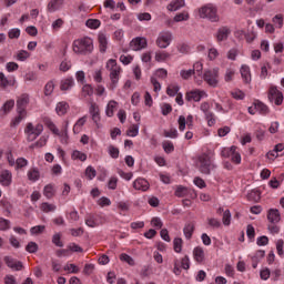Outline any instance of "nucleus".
Segmentation results:
<instances>
[{
	"mask_svg": "<svg viewBox=\"0 0 284 284\" xmlns=\"http://www.w3.org/2000/svg\"><path fill=\"white\" fill-rule=\"evenodd\" d=\"M42 123L45 125V128L50 130V132H52V134H54L55 136H60L61 143L68 145L70 141V136L68 135V128L70 125V122L68 120L64 121L61 131H59V128H57V124H54V122H52V119L50 118H43Z\"/></svg>",
	"mask_w": 284,
	"mask_h": 284,
	"instance_id": "obj_1",
	"label": "nucleus"
},
{
	"mask_svg": "<svg viewBox=\"0 0 284 284\" xmlns=\"http://www.w3.org/2000/svg\"><path fill=\"white\" fill-rule=\"evenodd\" d=\"M105 69L109 72V79L111 81L110 89L114 90L116 85H119V81L121 79V73L123 72V69H121V65L116 63L115 59H109L105 64Z\"/></svg>",
	"mask_w": 284,
	"mask_h": 284,
	"instance_id": "obj_2",
	"label": "nucleus"
},
{
	"mask_svg": "<svg viewBox=\"0 0 284 284\" xmlns=\"http://www.w3.org/2000/svg\"><path fill=\"white\" fill-rule=\"evenodd\" d=\"M195 168L201 174H212V171L216 170V164H214L212 155L202 153L196 158Z\"/></svg>",
	"mask_w": 284,
	"mask_h": 284,
	"instance_id": "obj_3",
	"label": "nucleus"
},
{
	"mask_svg": "<svg viewBox=\"0 0 284 284\" xmlns=\"http://www.w3.org/2000/svg\"><path fill=\"white\" fill-rule=\"evenodd\" d=\"M72 49L75 54H91L92 50H94V43L90 38L85 37L74 40Z\"/></svg>",
	"mask_w": 284,
	"mask_h": 284,
	"instance_id": "obj_4",
	"label": "nucleus"
},
{
	"mask_svg": "<svg viewBox=\"0 0 284 284\" xmlns=\"http://www.w3.org/2000/svg\"><path fill=\"white\" fill-rule=\"evenodd\" d=\"M43 124L42 123H32V122H28L24 126V134L27 138V141L29 143H32L34 141H37V139H39V136L41 134H43Z\"/></svg>",
	"mask_w": 284,
	"mask_h": 284,
	"instance_id": "obj_5",
	"label": "nucleus"
},
{
	"mask_svg": "<svg viewBox=\"0 0 284 284\" xmlns=\"http://www.w3.org/2000/svg\"><path fill=\"white\" fill-rule=\"evenodd\" d=\"M199 14L201 19H209V21H212L213 23H216L219 21V10L212 3L205 4L200 8Z\"/></svg>",
	"mask_w": 284,
	"mask_h": 284,
	"instance_id": "obj_6",
	"label": "nucleus"
},
{
	"mask_svg": "<svg viewBox=\"0 0 284 284\" xmlns=\"http://www.w3.org/2000/svg\"><path fill=\"white\" fill-rule=\"evenodd\" d=\"M236 150H239L236 146L225 148L222 150L221 156L231 159L232 163H235V165H241V153Z\"/></svg>",
	"mask_w": 284,
	"mask_h": 284,
	"instance_id": "obj_7",
	"label": "nucleus"
},
{
	"mask_svg": "<svg viewBox=\"0 0 284 284\" xmlns=\"http://www.w3.org/2000/svg\"><path fill=\"white\" fill-rule=\"evenodd\" d=\"M89 114H91V119L93 123H95L97 128H101V109L97 102H89Z\"/></svg>",
	"mask_w": 284,
	"mask_h": 284,
	"instance_id": "obj_8",
	"label": "nucleus"
},
{
	"mask_svg": "<svg viewBox=\"0 0 284 284\" xmlns=\"http://www.w3.org/2000/svg\"><path fill=\"white\" fill-rule=\"evenodd\" d=\"M170 43H172V32L170 31L160 32L155 40V44L158 45V48H161L162 50H164L165 48L170 47Z\"/></svg>",
	"mask_w": 284,
	"mask_h": 284,
	"instance_id": "obj_9",
	"label": "nucleus"
},
{
	"mask_svg": "<svg viewBox=\"0 0 284 284\" xmlns=\"http://www.w3.org/2000/svg\"><path fill=\"white\" fill-rule=\"evenodd\" d=\"M204 81L212 88L219 85V69H210L204 72Z\"/></svg>",
	"mask_w": 284,
	"mask_h": 284,
	"instance_id": "obj_10",
	"label": "nucleus"
},
{
	"mask_svg": "<svg viewBox=\"0 0 284 284\" xmlns=\"http://www.w3.org/2000/svg\"><path fill=\"white\" fill-rule=\"evenodd\" d=\"M268 100L274 102L275 105H283V92H281L276 87H271L268 89Z\"/></svg>",
	"mask_w": 284,
	"mask_h": 284,
	"instance_id": "obj_11",
	"label": "nucleus"
},
{
	"mask_svg": "<svg viewBox=\"0 0 284 284\" xmlns=\"http://www.w3.org/2000/svg\"><path fill=\"white\" fill-rule=\"evenodd\" d=\"M3 261L10 270H14V272H21L23 270V262L13 258L12 256H4Z\"/></svg>",
	"mask_w": 284,
	"mask_h": 284,
	"instance_id": "obj_12",
	"label": "nucleus"
},
{
	"mask_svg": "<svg viewBox=\"0 0 284 284\" xmlns=\"http://www.w3.org/2000/svg\"><path fill=\"white\" fill-rule=\"evenodd\" d=\"M30 103V95L28 93H22L17 99V112H28L26 109Z\"/></svg>",
	"mask_w": 284,
	"mask_h": 284,
	"instance_id": "obj_13",
	"label": "nucleus"
},
{
	"mask_svg": "<svg viewBox=\"0 0 284 284\" xmlns=\"http://www.w3.org/2000/svg\"><path fill=\"white\" fill-rule=\"evenodd\" d=\"M207 93L204 90H192L186 93L185 99L186 101H195L199 102L201 99H205Z\"/></svg>",
	"mask_w": 284,
	"mask_h": 284,
	"instance_id": "obj_14",
	"label": "nucleus"
},
{
	"mask_svg": "<svg viewBox=\"0 0 284 284\" xmlns=\"http://www.w3.org/2000/svg\"><path fill=\"white\" fill-rule=\"evenodd\" d=\"M130 47L135 52H139V50H145V48H148V39L138 37L130 42Z\"/></svg>",
	"mask_w": 284,
	"mask_h": 284,
	"instance_id": "obj_15",
	"label": "nucleus"
},
{
	"mask_svg": "<svg viewBox=\"0 0 284 284\" xmlns=\"http://www.w3.org/2000/svg\"><path fill=\"white\" fill-rule=\"evenodd\" d=\"M178 123L180 132H183L185 130V125H187V128H192L194 123V116L187 115V118L185 119L183 115H180Z\"/></svg>",
	"mask_w": 284,
	"mask_h": 284,
	"instance_id": "obj_16",
	"label": "nucleus"
},
{
	"mask_svg": "<svg viewBox=\"0 0 284 284\" xmlns=\"http://www.w3.org/2000/svg\"><path fill=\"white\" fill-rule=\"evenodd\" d=\"M134 190H141V192H148L150 190V182L143 178H138L133 182Z\"/></svg>",
	"mask_w": 284,
	"mask_h": 284,
	"instance_id": "obj_17",
	"label": "nucleus"
},
{
	"mask_svg": "<svg viewBox=\"0 0 284 284\" xmlns=\"http://www.w3.org/2000/svg\"><path fill=\"white\" fill-rule=\"evenodd\" d=\"M0 184L3 187H9L12 184V172L4 170L0 173Z\"/></svg>",
	"mask_w": 284,
	"mask_h": 284,
	"instance_id": "obj_18",
	"label": "nucleus"
},
{
	"mask_svg": "<svg viewBox=\"0 0 284 284\" xmlns=\"http://www.w3.org/2000/svg\"><path fill=\"white\" fill-rule=\"evenodd\" d=\"M232 33V31L230 30V28L227 27H221L217 30L216 33V39L217 41L221 43V41H227V37H230V34Z\"/></svg>",
	"mask_w": 284,
	"mask_h": 284,
	"instance_id": "obj_19",
	"label": "nucleus"
},
{
	"mask_svg": "<svg viewBox=\"0 0 284 284\" xmlns=\"http://www.w3.org/2000/svg\"><path fill=\"white\" fill-rule=\"evenodd\" d=\"M69 110H70V104H68V102L65 101L59 102L55 105V112L59 116H65Z\"/></svg>",
	"mask_w": 284,
	"mask_h": 284,
	"instance_id": "obj_20",
	"label": "nucleus"
},
{
	"mask_svg": "<svg viewBox=\"0 0 284 284\" xmlns=\"http://www.w3.org/2000/svg\"><path fill=\"white\" fill-rule=\"evenodd\" d=\"M241 77L244 81V83H251L252 82V73L250 72V67L247 64H243L240 69Z\"/></svg>",
	"mask_w": 284,
	"mask_h": 284,
	"instance_id": "obj_21",
	"label": "nucleus"
},
{
	"mask_svg": "<svg viewBox=\"0 0 284 284\" xmlns=\"http://www.w3.org/2000/svg\"><path fill=\"white\" fill-rule=\"evenodd\" d=\"M253 105H255L256 112L262 114L263 116L270 114V108L267 105L258 100H255Z\"/></svg>",
	"mask_w": 284,
	"mask_h": 284,
	"instance_id": "obj_22",
	"label": "nucleus"
},
{
	"mask_svg": "<svg viewBox=\"0 0 284 284\" xmlns=\"http://www.w3.org/2000/svg\"><path fill=\"white\" fill-rule=\"evenodd\" d=\"M28 180L31 181V183H37L39 179H41V172H39V169L37 168H31L27 172Z\"/></svg>",
	"mask_w": 284,
	"mask_h": 284,
	"instance_id": "obj_23",
	"label": "nucleus"
},
{
	"mask_svg": "<svg viewBox=\"0 0 284 284\" xmlns=\"http://www.w3.org/2000/svg\"><path fill=\"white\" fill-rule=\"evenodd\" d=\"M64 0H50L47 6L48 12H57V10H61Z\"/></svg>",
	"mask_w": 284,
	"mask_h": 284,
	"instance_id": "obj_24",
	"label": "nucleus"
},
{
	"mask_svg": "<svg viewBox=\"0 0 284 284\" xmlns=\"http://www.w3.org/2000/svg\"><path fill=\"white\" fill-rule=\"evenodd\" d=\"M185 7V0H173L168 6V10L170 12H176V10H181V8Z\"/></svg>",
	"mask_w": 284,
	"mask_h": 284,
	"instance_id": "obj_25",
	"label": "nucleus"
},
{
	"mask_svg": "<svg viewBox=\"0 0 284 284\" xmlns=\"http://www.w3.org/2000/svg\"><path fill=\"white\" fill-rule=\"evenodd\" d=\"M115 110H119V102L114 100L109 101L105 109L106 116H110V118L114 116Z\"/></svg>",
	"mask_w": 284,
	"mask_h": 284,
	"instance_id": "obj_26",
	"label": "nucleus"
},
{
	"mask_svg": "<svg viewBox=\"0 0 284 284\" xmlns=\"http://www.w3.org/2000/svg\"><path fill=\"white\" fill-rule=\"evenodd\" d=\"M88 122V116L80 118L73 125V134H80L83 130V125Z\"/></svg>",
	"mask_w": 284,
	"mask_h": 284,
	"instance_id": "obj_27",
	"label": "nucleus"
},
{
	"mask_svg": "<svg viewBox=\"0 0 284 284\" xmlns=\"http://www.w3.org/2000/svg\"><path fill=\"white\" fill-rule=\"evenodd\" d=\"M267 219L270 223H278L281 221V213L276 209H271L267 213Z\"/></svg>",
	"mask_w": 284,
	"mask_h": 284,
	"instance_id": "obj_28",
	"label": "nucleus"
},
{
	"mask_svg": "<svg viewBox=\"0 0 284 284\" xmlns=\"http://www.w3.org/2000/svg\"><path fill=\"white\" fill-rule=\"evenodd\" d=\"M193 256L196 263H203V261H205V252L203 251V247H195L193 251Z\"/></svg>",
	"mask_w": 284,
	"mask_h": 284,
	"instance_id": "obj_29",
	"label": "nucleus"
},
{
	"mask_svg": "<svg viewBox=\"0 0 284 284\" xmlns=\"http://www.w3.org/2000/svg\"><path fill=\"white\" fill-rule=\"evenodd\" d=\"M194 75V79H203V63L195 62L193 69H191Z\"/></svg>",
	"mask_w": 284,
	"mask_h": 284,
	"instance_id": "obj_30",
	"label": "nucleus"
},
{
	"mask_svg": "<svg viewBox=\"0 0 284 284\" xmlns=\"http://www.w3.org/2000/svg\"><path fill=\"white\" fill-rule=\"evenodd\" d=\"M74 85V79L73 78H65L61 80L60 82V90L65 91L70 90Z\"/></svg>",
	"mask_w": 284,
	"mask_h": 284,
	"instance_id": "obj_31",
	"label": "nucleus"
},
{
	"mask_svg": "<svg viewBox=\"0 0 284 284\" xmlns=\"http://www.w3.org/2000/svg\"><path fill=\"white\" fill-rule=\"evenodd\" d=\"M94 94V88L90 84H84L81 89V98L88 99V97H92Z\"/></svg>",
	"mask_w": 284,
	"mask_h": 284,
	"instance_id": "obj_32",
	"label": "nucleus"
},
{
	"mask_svg": "<svg viewBox=\"0 0 284 284\" xmlns=\"http://www.w3.org/2000/svg\"><path fill=\"white\" fill-rule=\"evenodd\" d=\"M234 77H236V69L227 68L224 73V81L226 83H232V81H234Z\"/></svg>",
	"mask_w": 284,
	"mask_h": 284,
	"instance_id": "obj_33",
	"label": "nucleus"
},
{
	"mask_svg": "<svg viewBox=\"0 0 284 284\" xmlns=\"http://www.w3.org/2000/svg\"><path fill=\"white\" fill-rule=\"evenodd\" d=\"M43 194L45 199H53V196L57 194V190L54 189V185L47 184L43 189Z\"/></svg>",
	"mask_w": 284,
	"mask_h": 284,
	"instance_id": "obj_34",
	"label": "nucleus"
},
{
	"mask_svg": "<svg viewBox=\"0 0 284 284\" xmlns=\"http://www.w3.org/2000/svg\"><path fill=\"white\" fill-rule=\"evenodd\" d=\"M17 83V80H8L6 78V74L3 72H0V88H8V85H14Z\"/></svg>",
	"mask_w": 284,
	"mask_h": 284,
	"instance_id": "obj_35",
	"label": "nucleus"
},
{
	"mask_svg": "<svg viewBox=\"0 0 284 284\" xmlns=\"http://www.w3.org/2000/svg\"><path fill=\"white\" fill-rule=\"evenodd\" d=\"M98 41L100 45V52H105L108 50V38L105 37V34L100 33L98 36Z\"/></svg>",
	"mask_w": 284,
	"mask_h": 284,
	"instance_id": "obj_36",
	"label": "nucleus"
},
{
	"mask_svg": "<svg viewBox=\"0 0 284 284\" xmlns=\"http://www.w3.org/2000/svg\"><path fill=\"white\" fill-rule=\"evenodd\" d=\"M50 139V135H41L39 140L31 145V148H45L48 145V140Z\"/></svg>",
	"mask_w": 284,
	"mask_h": 284,
	"instance_id": "obj_37",
	"label": "nucleus"
},
{
	"mask_svg": "<svg viewBox=\"0 0 284 284\" xmlns=\"http://www.w3.org/2000/svg\"><path fill=\"white\" fill-rule=\"evenodd\" d=\"M194 223L190 222L187 224H185L183 232H184V236L185 239H192V235L194 234Z\"/></svg>",
	"mask_w": 284,
	"mask_h": 284,
	"instance_id": "obj_38",
	"label": "nucleus"
},
{
	"mask_svg": "<svg viewBox=\"0 0 284 284\" xmlns=\"http://www.w3.org/2000/svg\"><path fill=\"white\" fill-rule=\"evenodd\" d=\"M73 161H87L88 160V155L79 150H75L72 152L71 155Z\"/></svg>",
	"mask_w": 284,
	"mask_h": 284,
	"instance_id": "obj_39",
	"label": "nucleus"
},
{
	"mask_svg": "<svg viewBox=\"0 0 284 284\" xmlns=\"http://www.w3.org/2000/svg\"><path fill=\"white\" fill-rule=\"evenodd\" d=\"M168 59H170V53H168V51H158V52H155V61H158V63H161L163 61H168Z\"/></svg>",
	"mask_w": 284,
	"mask_h": 284,
	"instance_id": "obj_40",
	"label": "nucleus"
},
{
	"mask_svg": "<svg viewBox=\"0 0 284 284\" xmlns=\"http://www.w3.org/2000/svg\"><path fill=\"white\" fill-rule=\"evenodd\" d=\"M87 28H90L91 30H97L101 27V20L99 19H89L85 22Z\"/></svg>",
	"mask_w": 284,
	"mask_h": 284,
	"instance_id": "obj_41",
	"label": "nucleus"
},
{
	"mask_svg": "<svg viewBox=\"0 0 284 284\" xmlns=\"http://www.w3.org/2000/svg\"><path fill=\"white\" fill-rule=\"evenodd\" d=\"M18 112V116H16L12 122L11 125L17 126L19 125V123H21V121L23 119H26V116H28V112H23V111H17Z\"/></svg>",
	"mask_w": 284,
	"mask_h": 284,
	"instance_id": "obj_42",
	"label": "nucleus"
},
{
	"mask_svg": "<svg viewBox=\"0 0 284 284\" xmlns=\"http://www.w3.org/2000/svg\"><path fill=\"white\" fill-rule=\"evenodd\" d=\"M179 84H169L166 88V94L169 97H176V94H179Z\"/></svg>",
	"mask_w": 284,
	"mask_h": 284,
	"instance_id": "obj_43",
	"label": "nucleus"
},
{
	"mask_svg": "<svg viewBox=\"0 0 284 284\" xmlns=\"http://www.w3.org/2000/svg\"><path fill=\"white\" fill-rule=\"evenodd\" d=\"M173 247H174V252H176L178 254H181L183 250V240L181 237L174 239Z\"/></svg>",
	"mask_w": 284,
	"mask_h": 284,
	"instance_id": "obj_44",
	"label": "nucleus"
},
{
	"mask_svg": "<svg viewBox=\"0 0 284 284\" xmlns=\"http://www.w3.org/2000/svg\"><path fill=\"white\" fill-rule=\"evenodd\" d=\"M187 19H190V13H187L186 11H183L181 13H178L173 21H175V23H179L181 21H187Z\"/></svg>",
	"mask_w": 284,
	"mask_h": 284,
	"instance_id": "obj_45",
	"label": "nucleus"
},
{
	"mask_svg": "<svg viewBox=\"0 0 284 284\" xmlns=\"http://www.w3.org/2000/svg\"><path fill=\"white\" fill-rule=\"evenodd\" d=\"M71 68H72V62L65 59L60 63L59 70L60 72H68V70H70Z\"/></svg>",
	"mask_w": 284,
	"mask_h": 284,
	"instance_id": "obj_46",
	"label": "nucleus"
},
{
	"mask_svg": "<svg viewBox=\"0 0 284 284\" xmlns=\"http://www.w3.org/2000/svg\"><path fill=\"white\" fill-rule=\"evenodd\" d=\"M40 210L42 211V212H54V210H57V205H54V204H50V203H48V202H44V203H42L41 205H40Z\"/></svg>",
	"mask_w": 284,
	"mask_h": 284,
	"instance_id": "obj_47",
	"label": "nucleus"
},
{
	"mask_svg": "<svg viewBox=\"0 0 284 284\" xmlns=\"http://www.w3.org/2000/svg\"><path fill=\"white\" fill-rule=\"evenodd\" d=\"M223 225H230L232 223V213L230 210H225L222 217Z\"/></svg>",
	"mask_w": 284,
	"mask_h": 284,
	"instance_id": "obj_48",
	"label": "nucleus"
},
{
	"mask_svg": "<svg viewBox=\"0 0 284 284\" xmlns=\"http://www.w3.org/2000/svg\"><path fill=\"white\" fill-rule=\"evenodd\" d=\"M52 92H54V81L51 80L44 85V94L50 97Z\"/></svg>",
	"mask_w": 284,
	"mask_h": 284,
	"instance_id": "obj_49",
	"label": "nucleus"
},
{
	"mask_svg": "<svg viewBox=\"0 0 284 284\" xmlns=\"http://www.w3.org/2000/svg\"><path fill=\"white\" fill-rule=\"evenodd\" d=\"M162 148L164 152H166V154H171V152H174V143H172L171 141H164L162 143Z\"/></svg>",
	"mask_w": 284,
	"mask_h": 284,
	"instance_id": "obj_50",
	"label": "nucleus"
},
{
	"mask_svg": "<svg viewBox=\"0 0 284 284\" xmlns=\"http://www.w3.org/2000/svg\"><path fill=\"white\" fill-rule=\"evenodd\" d=\"M272 22L274 23L275 28H283V14H276L273 19Z\"/></svg>",
	"mask_w": 284,
	"mask_h": 284,
	"instance_id": "obj_51",
	"label": "nucleus"
},
{
	"mask_svg": "<svg viewBox=\"0 0 284 284\" xmlns=\"http://www.w3.org/2000/svg\"><path fill=\"white\" fill-rule=\"evenodd\" d=\"M12 108H14V100H8L2 106V112L8 114V112L12 111Z\"/></svg>",
	"mask_w": 284,
	"mask_h": 284,
	"instance_id": "obj_52",
	"label": "nucleus"
},
{
	"mask_svg": "<svg viewBox=\"0 0 284 284\" xmlns=\"http://www.w3.org/2000/svg\"><path fill=\"white\" fill-rule=\"evenodd\" d=\"M22 168H28V161L24 158H18L16 160V170H22Z\"/></svg>",
	"mask_w": 284,
	"mask_h": 284,
	"instance_id": "obj_53",
	"label": "nucleus"
},
{
	"mask_svg": "<svg viewBox=\"0 0 284 284\" xmlns=\"http://www.w3.org/2000/svg\"><path fill=\"white\" fill-rule=\"evenodd\" d=\"M231 95L233 99H236V101H243V99H245V93L239 89L232 91Z\"/></svg>",
	"mask_w": 284,
	"mask_h": 284,
	"instance_id": "obj_54",
	"label": "nucleus"
},
{
	"mask_svg": "<svg viewBox=\"0 0 284 284\" xmlns=\"http://www.w3.org/2000/svg\"><path fill=\"white\" fill-rule=\"evenodd\" d=\"M26 250L30 254H36V252H39V245L36 242H29L28 245L26 246Z\"/></svg>",
	"mask_w": 284,
	"mask_h": 284,
	"instance_id": "obj_55",
	"label": "nucleus"
},
{
	"mask_svg": "<svg viewBox=\"0 0 284 284\" xmlns=\"http://www.w3.org/2000/svg\"><path fill=\"white\" fill-rule=\"evenodd\" d=\"M85 176L89 179V181H92L97 176V170L92 166H88L85 169Z\"/></svg>",
	"mask_w": 284,
	"mask_h": 284,
	"instance_id": "obj_56",
	"label": "nucleus"
},
{
	"mask_svg": "<svg viewBox=\"0 0 284 284\" xmlns=\"http://www.w3.org/2000/svg\"><path fill=\"white\" fill-rule=\"evenodd\" d=\"M175 196L179 199H183V196H187V187L178 186L175 190Z\"/></svg>",
	"mask_w": 284,
	"mask_h": 284,
	"instance_id": "obj_57",
	"label": "nucleus"
},
{
	"mask_svg": "<svg viewBox=\"0 0 284 284\" xmlns=\"http://www.w3.org/2000/svg\"><path fill=\"white\" fill-rule=\"evenodd\" d=\"M10 230V220L0 217V231L6 232Z\"/></svg>",
	"mask_w": 284,
	"mask_h": 284,
	"instance_id": "obj_58",
	"label": "nucleus"
},
{
	"mask_svg": "<svg viewBox=\"0 0 284 284\" xmlns=\"http://www.w3.org/2000/svg\"><path fill=\"white\" fill-rule=\"evenodd\" d=\"M207 224L213 230H219V227H221V221H219L217 219H214V217L207 219Z\"/></svg>",
	"mask_w": 284,
	"mask_h": 284,
	"instance_id": "obj_59",
	"label": "nucleus"
},
{
	"mask_svg": "<svg viewBox=\"0 0 284 284\" xmlns=\"http://www.w3.org/2000/svg\"><path fill=\"white\" fill-rule=\"evenodd\" d=\"M128 136H138L139 135V124H133L126 131Z\"/></svg>",
	"mask_w": 284,
	"mask_h": 284,
	"instance_id": "obj_60",
	"label": "nucleus"
},
{
	"mask_svg": "<svg viewBox=\"0 0 284 284\" xmlns=\"http://www.w3.org/2000/svg\"><path fill=\"white\" fill-rule=\"evenodd\" d=\"M85 225H88V227H97L99 225V222H97L94 215H89L85 219Z\"/></svg>",
	"mask_w": 284,
	"mask_h": 284,
	"instance_id": "obj_61",
	"label": "nucleus"
},
{
	"mask_svg": "<svg viewBox=\"0 0 284 284\" xmlns=\"http://www.w3.org/2000/svg\"><path fill=\"white\" fill-rule=\"evenodd\" d=\"M109 154L111 159H119V148L114 145H109Z\"/></svg>",
	"mask_w": 284,
	"mask_h": 284,
	"instance_id": "obj_62",
	"label": "nucleus"
},
{
	"mask_svg": "<svg viewBox=\"0 0 284 284\" xmlns=\"http://www.w3.org/2000/svg\"><path fill=\"white\" fill-rule=\"evenodd\" d=\"M120 261H123L124 263H128L129 265H134V258H132V256H130L125 253H122L120 255Z\"/></svg>",
	"mask_w": 284,
	"mask_h": 284,
	"instance_id": "obj_63",
	"label": "nucleus"
},
{
	"mask_svg": "<svg viewBox=\"0 0 284 284\" xmlns=\"http://www.w3.org/2000/svg\"><path fill=\"white\" fill-rule=\"evenodd\" d=\"M3 281H4V284H18L17 277H14V275H10V274L6 275Z\"/></svg>",
	"mask_w": 284,
	"mask_h": 284,
	"instance_id": "obj_64",
	"label": "nucleus"
}]
</instances>
